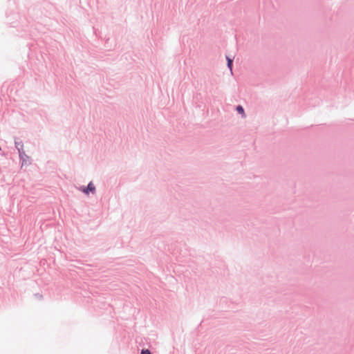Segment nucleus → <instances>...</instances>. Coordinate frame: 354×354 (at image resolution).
Wrapping results in <instances>:
<instances>
[{"label": "nucleus", "mask_w": 354, "mask_h": 354, "mask_svg": "<svg viewBox=\"0 0 354 354\" xmlns=\"http://www.w3.org/2000/svg\"><path fill=\"white\" fill-rule=\"evenodd\" d=\"M80 190H81L82 192H84L85 194H88L89 192H95V185L93 184V183H92V182H91V183L88 185L87 187H81V188H80Z\"/></svg>", "instance_id": "1"}, {"label": "nucleus", "mask_w": 354, "mask_h": 354, "mask_svg": "<svg viewBox=\"0 0 354 354\" xmlns=\"http://www.w3.org/2000/svg\"><path fill=\"white\" fill-rule=\"evenodd\" d=\"M226 59L227 60V66L230 68V70L232 71V59H231L228 57H227Z\"/></svg>", "instance_id": "2"}, {"label": "nucleus", "mask_w": 354, "mask_h": 354, "mask_svg": "<svg viewBox=\"0 0 354 354\" xmlns=\"http://www.w3.org/2000/svg\"><path fill=\"white\" fill-rule=\"evenodd\" d=\"M236 111H237L239 113L242 114L243 117H245V113H244L243 108L241 106H238L236 107Z\"/></svg>", "instance_id": "3"}, {"label": "nucleus", "mask_w": 354, "mask_h": 354, "mask_svg": "<svg viewBox=\"0 0 354 354\" xmlns=\"http://www.w3.org/2000/svg\"><path fill=\"white\" fill-rule=\"evenodd\" d=\"M141 354H151V352L148 349H143L141 351Z\"/></svg>", "instance_id": "4"}]
</instances>
